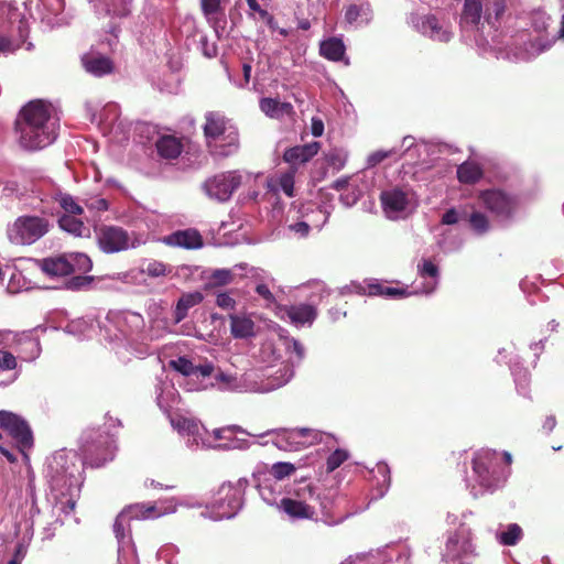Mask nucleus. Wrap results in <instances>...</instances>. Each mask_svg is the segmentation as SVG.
<instances>
[{
    "mask_svg": "<svg viewBox=\"0 0 564 564\" xmlns=\"http://www.w3.org/2000/svg\"><path fill=\"white\" fill-rule=\"evenodd\" d=\"M58 121L51 104L41 99L30 101L20 110L15 122L20 144L28 150L50 145L57 137Z\"/></svg>",
    "mask_w": 564,
    "mask_h": 564,
    "instance_id": "obj_1",
    "label": "nucleus"
},
{
    "mask_svg": "<svg viewBox=\"0 0 564 564\" xmlns=\"http://www.w3.org/2000/svg\"><path fill=\"white\" fill-rule=\"evenodd\" d=\"M203 132L213 156L228 158L237 153L240 145L239 131L223 112L207 111Z\"/></svg>",
    "mask_w": 564,
    "mask_h": 564,
    "instance_id": "obj_2",
    "label": "nucleus"
},
{
    "mask_svg": "<svg viewBox=\"0 0 564 564\" xmlns=\"http://www.w3.org/2000/svg\"><path fill=\"white\" fill-rule=\"evenodd\" d=\"M116 451V441L110 434L94 429L84 432L80 453L85 465L100 468L113 460Z\"/></svg>",
    "mask_w": 564,
    "mask_h": 564,
    "instance_id": "obj_3",
    "label": "nucleus"
},
{
    "mask_svg": "<svg viewBox=\"0 0 564 564\" xmlns=\"http://www.w3.org/2000/svg\"><path fill=\"white\" fill-rule=\"evenodd\" d=\"M474 551L471 530L465 523L446 533L442 554L446 562L464 564V560L473 555Z\"/></svg>",
    "mask_w": 564,
    "mask_h": 564,
    "instance_id": "obj_4",
    "label": "nucleus"
},
{
    "mask_svg": "<svg viewBox=\"0 0 564 564\" xmlns=\"http://www.w3.org/2000/svg\"><path fill=\"white\" fill-rule=\"evenodd\" d=\"M48 231V221L37 216H21L8 229L9 240L14 245H31Z\"/></svg>",
    "mask_w": 564,
    "mask_h": 564,
    "instance_id": "obj_5",
    "label": "nucleus"
},
{
    "mask_svg": "<svg viewBox=\"0 0 564 564\" xmlns=\"http://www.w3.org/2000/svg\"><path fill=\"white\" fill-rule=\"evenodd\" d=\"M241 183L242 175L238 171H227L207 178L203 184V189L208 197L226 202L240 187Z\"/></svg>",
    "mask_w": 564,
    "mask_h": 564,
    "instance_id": "obj_6",
    "label": "nucleus"
},
{
    "mask_svg": "<svg viewBox=\"0 0 564 564\" xmlns=\"http://www.w3.org/2000/svg\"><path fill=\"white\" fill-rule=\"evenodd\" d=\"M0 429L10 434L17 442L19 451L28 457L25 451L33 446V434L28 422L12 412L1 410Z\"/></svg>",
    "mask_w": 564,
    "mask_h": 564,
    "instance_id": "obj_7",
    "label": "nucleus"
},
{
    "mask_svg": "<svg viewBox=\"0 0 564 564\" xmlns=\"http://www.w3.org/2000/svg\"><path fill=\"white\" fill-rule=\"evenodd\" d=\"M478 199L487 210L502 218L511 217L518 206L517 198L501 189L481 191Z\"/></svg>",
    "mask_w": 564,
    "mask_h": 564,
    "instance_id": "obj_8",
    "label": "nucleus"
},
{
    "mask_svg": "<svg viewBox=\"0 0 564 564\" xmlns=\"http://www.w3.org/2000/svg\"><path fill=\"white\" fill-rule=\"evenodd\" d=\"M241 494L231 484H223L212 502L213 512L219 519L232 518L241 507Z\"/></svg>",
    "mask_w": 564,
    "mask_h": 564,
    "instance_id": "obj_9",
    "label": "nucleus"
},
{
    "mask_svg": "<svg viewBox=\"0 0 564 564\" xmlns=\"http://www.w3.org/2000/svg\"><path fill=\"white\" fill-rule=\"evenodd\" d=\"M98 246L105 253H116L130 247L127 230L119 226L102 225L95 230Z\"/></svg>",
    "mask_w": 564,
    "mask_h": 564,
    "instance_id": "obj_10",
    "label": "nucleus"
},
{
    "mask_svg": "<svg viewBox=\"0 0 564 564\" xmlns=\"http://www.w3.org/2000/svg\"><path fill=\"white\" fill-rule=\"evenodd\" d=\"M409 21L416 31L434 41L448 42L451 39V33L440 24L438 19L433 14L411 13Z\"/></svg>",
    "mask_w": 564,
    "mask_h": 564,
    "instance_id": "obj_11",
    "label": "nucleus"
},
{
    "mask_svg": "<svg viewBox=\"0 0 564 564\" xmlns=\"http://www.w3.org/2000/svg\"><path fill=\"white\" fill-rule=\"evenodd\" d=\"M484 19L489 25L498 26L505 18H510L518 8L520 0H482Z\"/></svg>",
    "mask_w": 564,
    "mask_h": 564,
    "instance_id": "obj_12",
    "label": "nucleus"
},
{
    "mask_svg": "<svg viewBox=\"0 0 564 564\" xmlns=\"http://www.w3.org/2000/svg\"><path fill=\"white\" fill-rule=\"evenodd\" d=\"M380 202L389 218L398 217V215L404 212L410 204L408 192L400 187L382 191L380 194Z\"/></svg>",
    "mask_w": 564,
    "mask_h": 564,
    "instance_id": "obj_13",
    "label": "nucleus"
},
{
    "mask_svg": "<svg viewBox=\"0 0 564 564\" xmlns=\"http://www.w3.org/2000/svg\"><path fill=\"white\" fill-rule=\"evenodd\" d=\"M551 17L543 11H536L532 14V28L540 34L538 39L532 42V47L538 52L549 50L556 40V35L549 34Z\"/></svg>",
    "mask_w": 564,
    "mask_h": 564,
    "instance_id": "obj_14",
    "label": "nucleus"
},
{
    "mask_svg": "<svg viewBox=\"0 0 564 564\" xmlns=\"http://www.w3.org/2000/svg\"><path fill=\"white\" fill-rule=\"evenodd\" d=\"M80 61L84 69L95 77H102L115 70V64L110 57L93 50L83 54Z\"/></svg>",
    "mask_w": 564,
    "mask_h": 564,
    "instance_id": "obj_15",
    "label": "nucleus"
},
{
    "mask_svg": "<svg viewBox=\"0 0 564 564\" xmlns=\"http://www.w3.org/2000/svg\"><path fill=\"white\" fill-rule=\"evenodd\" d=\"M319 142H311L304 145H295L284 151L283 160L296 170L299 164H304L313 159L319 151Z\"/></svg>",
    "mask_w": 564,
    "mask_h": 564,
    "instance_id": "obj_16",
    "label": "nucleus"
},
{
    "mask_svg": "<svg viewBox=\"0 0 564 564\" xmlns=\"http://www.w3.org/2000/svg\"><path fill=\"white\" fill-rule=\"evenodd\" d=\"M279 508L289 518L294 520H311L316 514L314 507L306 503L305 500H299L293 498H282L280 500Z\"/></svg>",
    "mask_w": 564,
    "mask_h": 564,
    "instance_id": "obj_17",
    "label": "nucleus"
},
{
    "mask_svg": "<svg viewBox=\"0 0 564 564\" xmlns=\"http://www.w3.org/2000/svg\"><path fill=\"white\" fill-rule=\"evenodd\" d=\"M167 246L197 249L203 246V238L195 229L177 230L163 240Z\"/></svg>",
    "mask_w": 564,
    "mask_h": 564,
    "instance_id": "obj_18",
    "label": "nucleus"
},
{
    "mask_svg": "<svg viewBox=\"0 0 564 564\" xmlns=\"http://www.w3.org/2000/svg\"><path fill=\"white\" fill-rule=\"evenodd\" d=\"M128 520H150L158 519L166 513L165 510L159 508L156 503H133L126 507Z\"/></svg>",
    "mask_w": 564,
    "mask_h": 564,
    "instance_id": "obj_19",
    "label": "nucleus"
},
{
    "mask_svg": "<svg viewBox=\"0 0 564 564\" xmlns=\"http://www.w3.org/2000/svg\"><path fill=\"white\" fill-rule=\"evenodd\" d=\"M495 458V451H484L478 453L473 459V470L480 478L482 485L490 484L491 466Z\"/></svg>",
    "mask_w": 564,
    "mask_h": 564,
    "instance_id": "obj_20",
    "label": "nucleus"
},
{
    "mask_svg": "<svg viewBox=\"0 0 564 564\" xmlns=\"http://www.w3.org/2000/svg\"><path fill=\"white\" fill-rule=\"evenodd\" d=\"M285 313L293 324H312L317 316V310L310 304H297L285 307Z\"/></svg>",
    "mask_w": 564,
    "mask_h": 564,
    "instance_id": "obj_21",
    "label": "nucleus"
},
{
    "mask_svg": "<svg viewBox=\"0 0 564 564\" xmlns=\"http://www.w3.org/2000/svg\"><path fill=\"white\" fill-rule=\"evenodd\" d=\"M485 4L482 0H465L460 23L465 25L477 26L484 17Z\"/></svg>",
    "mask_w": 564,
    "mask_h": 564,
    "instance_id": "obj_22",
    "label": "nucleus"
},
{
    "mask_svg": "<svg viewBox=\"0 0 564 564\" xmlns=\"http://www.w3.org/2000/svg\"><path fill=\"white\" fill-rule=\"evenodd\" d=\"M230 333L235 338H249L256 335L254 322L245 315L230 314Z\"/></svg>",
    "mask_w": 564,
    "mask_h": 564,
    "instance_id": "obj_23",
    "label": "nucleus"
},
{
    "mask_svg": "<svg viewBox=\"0 0 564 564\" xmlns=\"http://www.w3.org/2000/svg\"><path fill=\"white\" fill-rule=\"evenodd\" d=\"M41 268L46 274L53 276H64L72 274V267L68 261V256L43 259Z\"/></svg>",
    "mask_w": 564,
    "mask_h": 564,
    "instance_id": "obj_24",
    "label": "nucleus"
},
{
    "mask_svg": "<svg viewBox=\"0 0 564 564\" xmlns=\"http://www.w3.org/2000/svg\"><path fill=\"white\" fill-rule=\"evenodd\" d=\"M156 150L164 159H176L183 151V144L174 135H163L156 141Z\"/></svg>",
    "mask_w": 564,
    "mask_h": 564,
    "instance_id": "obj_25",
    "label": "nucleus"
},
{
    "mask_svg": "<svg viewBox=\"0 0 564 564\" xmlns=\"http://www.w3.org/2000/svg\"><path fill=\"white\" fill-rule=\"evenodd\" d=\"M204 296L200 292L196 291L193 293H184L177 301L174 318L176 323H180L187 316V312L195 305L203 302Z\"/></svg>",
    "mask_w": 564,
    "mask_h": 564,
    "instance_id": "obj_26",
    "label": "nucleus"
},
{
    "mask_svg": "<svg viewBox=\"0 0 564 564\" xmlns=\"http://www.w3.org/2000/svg\"><path fill=\"white\" fill-rule=\"evenodd\" d=\"M345 45L340 39L330 37L321 43L319 53L325 58L338 62L341 61L345 55Z\"/></svg>",
    "mask_w": 564,
    "mask_h": 564,
    "instance_id": "obj_27",
    "label": "nucleus"
},
{
    "mask_svg": "<svg viewBox=\"0 0 564 564\" xmlns=\"http://www.w3.org/2000/svg\"><path fill=\"white\" fill-rule=\"evenodd\" d=\"M484 175L481 166L476 162H464L457 167V178L463 184H475Z\"/></svg>",
    "mask_w": 564,
    "mask_h": 564,
    "instance_id": "obj_28",
    "label": "nucleus"
},
{
    "mask_svg": "<svg viewBox=\"0 0 564 564\" xmlns=\"http://www.w3.org/2000/svg\"><path fill=\"white\" fill-rule=\"evenodd\" d=\"M294 376L293 366L289 362L282 364L274 373L268 376L269 382L267 383L265 391L278 389L290 381Z\"/></svg>",
    "mask_w": 564,
    "mask_h": 564,
    "instance_id": "obj_29",
    "label": "nucleus"
},
{
    "mask_svg": "<svg viewBox=\"0 0 564 564\" xmlns=\"http://www.w3.org/2000/svg\"><path fill=\"white\" fill-rule=\"evenodd\" d=\"M235 280V273L230 269L214 270L206 279L205 291H212L217 288L226 286Z\"/></svg>",
    "mask_w": 564,
    "mask_h": 564,
    "instance_id": "obj_30",
    "label": "nucleus"
},
{
    "mask_svg": "<svg viewBox=\"0 0 564 564\" xmlns=\"http://www.w3.org/2000/svg\"><path fill=\"white\" fill-rule=\"evenodd\" d=\"M260 109L271 118H279L284 113H290L293 107L289 102H280L274 98H262L260 100Z\"/></svg>",
    "mask_w": 564,
    "mask_h": 564,
    "instance_id": "obj_31",
    "label": "nucleus"
},
{
    "mask_svg": "<svg viewBox=\"0 0 564 564\" xmlns=\"http://www.w3.org/2000/svg\"><path fill=\"white\" fill-rule=\"evenodd\" d=\"M140 272L151 278H161L169 275L172 267L159 260H150L142 264Z\"/></svg>",
    "mask_w": 564,
    "mask_h": 564,
    "instance_id": "obj_32",
    "label": "nucleus"
},
{
    "mask_svg": "<svg viewBox=\"0 0 564 564\" xmlns=\"http://www.w3.org/2000/svg\"><path fill=\"white\" fill-rule=\"evenodd\" d=\"M171 423L180 433L187 435H197L199 433V424L195 419L178 415L173 417Z\"/></svg>",
    "mask_w": 564,
    "mask_h": 564,
    "instance_id": "obj_33",
    "label": "nucleus"
},
{
    "mask_svg": "<svg viewBox=\"0 0 564 564\" xmlns=\"http://www.w3.org/2000/svg\"><path fill=\"white\" fill-rule=\"evenodd\" d=\"M68 256V261L72 267V273L82 272L86 273L91 270L93 262L90 258L85 253H70Z\"/></svg>",
    "mask_w": 564,
    "mask_h": 564,
    "instance_id": "obj_34",
    "label": "nucleus"
},
{
    "mask_svg": "<svg viewBox=\"0 0 564 564\" xmlns=\"http://www.w3.org/2000/svg\"><path fill=\"white\" fill-rule=\"evenodd\" d=\"M522 538V529L517 523H511L507 530L499 533L498 540L502 545H516Z\"/></svg>",
    "mask_w": 564,
    "mask_h": 564,
    "instance_id": "obj_35",
    "label": "nucleus"
},
{
    "mask_svg": "<svg viewBox=\"0 0 564 564\" xmlns=\"http://www.w3.org/2000/svg\"><path fill=\"white\" fill-rule=\"evenodd\" d=\"M224 0H200V8L206 19L212 22L215 21V15H224Z\"/></svg>",
    "mask_w": 564,
    "mask_h": 564,
    "instance_id": "obj_36",
    "label": "nucleus"
},
{
    "mask_svg": "<svg viewBox=\"0 0 564 564\" xmlns=\"http://www.w3.org/2000/svg\"><path fill=\"white\" fill-rule=\"evenodd\" d=\"M58 224L63 230L77 236H80L84 229V223L73 215H63L58 219Z\"/></svg>",
    "mask_w": 564,
    "mask_h": 564,
    "instance_id": "obj_37",
    "label": "nucleus"
},
{
    "mask_svg": "<svg viewBox=\"0 0 564 564\" xmlns=\"http://www.w3.org/2000/svg\"><path fill=\"white\" fill-rule=\"evenodd\" d=\"M296 470V467L289 462H278L271 466L270 475L275 480H283L284 478H288L292 476Z\"/></svg>",
    "mask_w": 564,
    "mask_h": 564,
    "instance_id": "obj_38",
    "label": "nucleus"
},
{
    "mask_svg": "<svg viewBox=\"0 0 564 564\" xmlns=\"http://www.w3.org/2000/svg\"><path fill=\"white\" fill-rule=\"evenodd\" d=\"M308 434H313V440L304 441V442H302L303 444L312 445V444L321 443L323 441L322 432H319L317 430L308 429V427L291 430L289 437L294 438V440L306 438V437H308Z\"/></svg>",
    "mask_w": 564,
    "mask_h": 564,
    "instance_id": "obj_39",
    "label": "nucleus"
},
{
    "mask_svg": "<svg viewBox=\"0 0 564 564\" xmlns=\"http://www.w3.org/2000/svg\"><path fill=\"white\" fill-rule=\"evenodd\" d=\"M349 458V453L346 449L337 448L335 449L326 460V469L332 473L337 469L341 464H344Z\"/></svg>",
    "mask_w": 564,
    "mask_h": 564,
    "instance_id": "obj_40",
    "label": "nucleus"
},
{
    "mask_svg": "<svg viewBox=\"0 0 564 564\" xmlns=\"http://www.w3.org/2000/svg\"><path fill=\"white\" fill-rule=\"evenodd\" d=\"M170 367L185 377L194 375V364L186 357H178L170 361Z\"/></svg>",
    "mask_w": 564,
    "mask_h": 564,
    "instance_id": "obj_41",
    "label": "nucleus"
},
{
    "mask_svg": "<svg viewBox=\"0 0 564 564\" xmlns=\"http://www.w3.org/2000/svg\"><path fill=\"white\" fill-rule=\"evenodd\" d=\"M471 228L478 234H485L489 229V220L487 216L480 212H474L469 216Z\"/></svg>",
    "mask_w": 564,
    "mask_h": 564,
    "instance_id": "obj_42",
    "label": "nucleus"
},
{
    "mask_svg": "<svg viewBox=\"0 0 564 564\" xmlns=\"http://www.w3.org/2000/svg\"><path fill=\"white\" fill-rule=\"evenodd\" d=\"M295 172H296L295 169H293L292 171L284 173L280 177V181H279L281 189L289 197L294 196V174H295Z\"/></svg>",
    "mask_w": 564,
    "mask_h": 564,
    "instance_id": "obj_43",
    "label": "nucleus"
},
{
    "mask_svg": "<svg viewBox=\"0 0 564 564\" xmlns=\"http://www.w3.org/2000/svg\"><path fill=\"white\" fill-rule=\"evenodd\" d=\"M325 160L329 166L339 171L345 166L346 156L339 151L333 150L325 154Z\"/></svg>",
    "mask_w": 564,
    "mask_h": 564,
    "instance_id": "obj_44",
    "label": "nucleus"
},
{
    "mask_svg": "<svg viewBox=\"0 0 564 564\" xmlns=\"http://www.w3.org/2000/svg\"><path fill=\"white\" fill-rule=\"evenodd\" d=\"M59 204L62 208L67 213L66 215H80L83 208L74 200L70 195H65L61 198Z\"/></svg>",
    "mask_w": 564,
    "mask_h": 564,
    "instance_id": "obj_45",
    "label": "nucleus"
},
{
    "mask_svg": "<svg viewBox=\"0 0 564 564\" xmlns=\"http://www.w3.org/2000/svg\"><path fill=\"white\" fill-rule=\"evenodd\" d=\"M94 278L88 275H76L66 282V288L72 291L84 289L93 282Z\"/></svg>",
    "mask_w": 564,
    "mask_h": 564,
    "instance_id": "obj_46",
    "label": "nucleus"
},
{
    "mask_svg": "<svg viewBox=\"0 0 564 564\" xmlns=\"http://www.w3.org/2000/svg\"><path fill=\"white\" fill-rule=\"evenodd\" d=\"M128 520V512L126 508L117 516L113 523V532L118 541H122L126 536L124 522Z\"/></svg>",
    "mask_w": 564,
    "mask_h": 564,
    "instance_id": "obj_47",
    "label": "nucleus"
},
{
    "mask_svg": "<svg viewBox=\"0 0 564 564\" xmlns=\"http://www.w3.org/2000/svg\"><path fill=\"white\" fill-rule=\"evenodd\" d=\"M419 274L422 278H437L438 276V268L429 259H423L419 264Z\"/></svg>",
    "mask_w": 564,
    "mask_h": 564,
    "instance_id": "obj_48",
    "label": "nucleus"
},
{
    "mask_svg": "<svg viewBox=\"0 0 564 564\" xmlns=\"http://www.w3.org/2000/svg\"><path fill=\"white\" fill-rule=\"evenodd\" d=\"M216 304L223 310H235L236 301L227 292H220L216 296Z\"/></svg>",
    "mask_w": 564,
    "mask_h": 564,
    "instance_id": "obj_49",
    "label": "nucleus"
},
{
    "mask_svg": "<svg viewBox=\"0 0 564 564\" xmlns=\"http://www.w3.org/2000/svg\"><path fill=\"white\" fill-rule=\"evenodd\" d=\"M0 367L4 370H12L17 367L15 357L7 350H0Z\"/></svg>",
    "mask_w": 564,
    "mask_h": 564,
    "instance_id": "obj_50",
    "label": "nucleus"
},
{
    "mask_svg": "<svg viewBox=\"0 0 564 564\" xmlns=\"http://www.w3.org/2000/svg\"><path fill=\"white\" fill-rule=\"evenodd\" d=\"M361 11L362 7L358 4L348 6L345 11V20L350 24L356 22L361 15Z\"/></svg>",
    "mask_w": 564,
    "mask_h": 564,
    "instance_id": "obj_51",
    "label": "nucleus"
},
{
    "mask_svg": "<svg viewBox=\"0 0 564 564\" xmlns=\"http://www.w3.org/2000/svg\"><path fill=\"white\" fill-rule=\"evenodd\" d=\"M19 48V44H14V39L0 35V53L14 52Z\"/></svg>",
    "mask_w": 564,
    "mask_h": 564,
    "instance_id": "obj_52",
    "label": "nucleus"
},
{
    "mask_svg": "<svg viewBox=\"0 0 564 564\" xmlns=\"http://www.w3.org/2000/svg\"><path fill=\"white\" fill-rule=\"evenodd\" d=\"M391 155V151L379 150L368 156V165L376 166Z\"/></svg>",
    "mask_w": 564,
    "mask_h": 564,
    "instance_id": "obj_53",
    "label": "nucleus"
},
{
    "mask_svg": "<svg viewBox=\"0 0 564 564\" xmlns=\"http://www.w3.org/2000/svg\"><path fill=\"white\" fill-rule=\"evenodd\" d=\"M214 372V366L210 362H205L203 365L194 366V375L207 378L210 377Z\"/></svg>",
    "mask_w": 564,
    "mask_h": 564,
    "instance_id": "obj_54",
    "label": "nucleus"
},
{
    "mask_svg": "<svg viewBox=\"0 0 564 564\" xmlns=\"http://www.w3.org/2000/svg\"><path fill=\"white\" fill-rule=\"evenodd\" d=\"M18 32H19V39L14 40V44H19V47H20L21 44H23L25 42V39L28 37V34H29L28 23L24 19H21L19 21Z\"/></svg>",
    "mask_w": 564,
    "mask_h": 564,
    "instance_id": "obj_55",
    "label": "nucleus"
},
{
    "mask_svg": "<svg viewBox=\"0 0 564 564\" xmlns=\"http://www.w3.org/2000/svg\"><path fill=\"white\" fill-rule=\"evenodd\" d=\"M291 231L299 234L301 237H306L310 234L311 227L305 221H299L289 226Z\"/></svg>",
    "mask_w": 564,
    "mask_h": 564,
    "instance_id": "obj_56",
    "label": "nucleus"
},
{
    "mask_svg": "<svg viewBox=\"0 0 564 564\" xmlns=\"http://www.w3.org/2000/svg\"><path fill=\"white\" fill-rule=\"evenodd\" d=\"M256 292L268 303H273L275 301L273 293L270 291L267 284H258L256 286Z\"/></svg>",
    "mask_w": 564,
    "mask_h": 564,
    "instance_id": "obj_57",
    "label": "nucleus"
},
{
    "mask_svg": "<svg viewBox=\"0 0 564 564\" xmlns=\"http://www.w3.org/2000/svg\"><path fill=\"white\" fill-rule=\"evenodd\" d=\"M458 213L455 208L446 210L442 217L443 225H455L458 223Z\"/></svg>",
    "mask_w": 564,
    "mask_h": 564,
    "instance_id": "obj_58",
    "label": "nucleus"
},
{
    "mask_svg": "<svg viewBox=\"0 0 564 564\" xmlns=\"http://www.w3.org/2000/svg\"><path fill=\"white\" fill-rule=\"evenodd\" d=\"M260 19L265 22V24L269 26L271 31L278 30V22L275 21L274 17L270 14L267 10H262L259 13Z\"/></svg>",
    "mask_w": 564,
    "mask_h": 564,
    "instance_id": "obj_59",
    "label": "nucleus"
},
{
    "mask_svg": "<svg viewBox=\"0 0 564 564\" xmlns=\"http://www.w3.org/2000/svg\"><path fill=\"white\" fill-rule=\"evenodd\" d=\"M408 295L406 289L384 286L383 296L403 297Z\"/></svg>",
    "mask_w": 564,
    "mask_h": 564,
    "instance_id": "obj_60",
    "label": "nucleus"
},
{
    "mask_svg": "<svg viewBox=\"0 0 564 564\" xmlns=\"http://www.w3.org/2000/svg\"><path fill=\"white\" fill-rule=\"evenodd\" d=\"M26 555V547L22 543H18L13 553V557L10 561H17L21 564Z\"/></svg>",
    "mask_w": 564,
    "mask_h": 564,
    "instance_id": "obj_61",
    "label": "nucleus"
},
{
    "mask_svg": "<svg viewBox=\"0 0 564 564\" xmlns=\"http://www.w3.org/2000/svg\"><path fill=\"white\" fill-rule=\"evenodd\" d=\"M312 134L314 137H321L324 132V123L321 119L313 118L312 119Z\"/></svg>",
    "mask_w": 564,
    "mask_h": 564,
    "instance_id": "obj_62",
    "label": "nucleus"
},
{
    "mask_svg": "<svg viewBox=\"0 0 564 564\" xmlns=\"http://www.w3.org/2000/svg\"><path fill=\"white\" fill-rule=\"evenodd\" d=\"M367 290H368V295H370V296H377V295L383 296L384 285H382L380 283H370V284H368Z\"/></svg>",
    "mask_w": 564,
    "mask_h": 564,
    "instance_id": "obj_63",
    "label": "nucleus"
},
{
    "mask_svg": "<svg viewBox=\"0 0 564 564\" xmlns=\"http://www.w3.org/2000/svg\"><path fill=\"white\" fill-rule=\"evenodd\" d=\"M349 180L350 177L349 176H345V177H340L338 180H336L332 185L330 187L335 191H344L345 188H347L348 184H349Z\"/></svg>",
    "mask_w": 564,
    "mask_h": 564,
    "instance_id": "obj_64",
    "label": "nucleus"
}]
</instances>
